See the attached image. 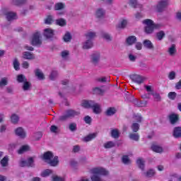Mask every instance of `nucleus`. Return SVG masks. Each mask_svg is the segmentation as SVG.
<instances>
[{"mask_svg": "<svg viewBox=\"0 0 181 181\" xmlns=\"http://www.w3.org/2000/svg\"><path fill=\"white\" fill-rule=\"evenodd\" d=\"M151 95H153L154 100L157 102H160L162 100V98L160 97V95L158 93H152Z\"/></svg>", "mask_w": 181, "mask_h": 181, "instance_id": "nucleus-52", "label": "nucleus"}, {"mask_svg": "<svg viewBox=\"0 0 181 181\" xmlns=\"http://www.w3.org/2000/svg\"><path fill=\"white\" fill-rule=\"evenodd\" d=\"M93 47V40H86V41L83 43V49H91Z\"/></svg>", "mask_w": 181, "mask_h": 181, "instance_id": "nucleus-36", "label": "nucleus"}, {"mask_svg": "<svg viewBox=\"0 0 181 181\" xmlns=\"http://www.w3.org/2000/svg\"><path fill=\"white\" fill-rule=\"evenodd\" d=\"M27 166L28 168H34L35 167V161L33 160V158H29L27 160Z\"/></svg>", "mask_w": 181, "mask_h": 181, "instance_id": "nucleus-49", "label": "nucleus"}, {"mask_svg": "<svg viewBox=\"0 0 181 181\" xmlns=\"http://www.w3.org/2000/svg\"><path fill=\"white\" fill-rule=\"evenodd\" d=\"M33 136L35 141H40L42 136H43V133L42 132H37L34 134Z\"/></svg>", "mask_w": 181, "mask_h": 181, "instance_id": "nucleus-46", "label": "nucleus"}, {"mask_svg": "<svg viewBox=\"0 0 181 181\" xmlns=\"http://www.w3.org/2000/svg\"><path fill=\"white\" fill-rule=\"evenodd\" d=\"M59 76V73L57 71H52L49 74V80H52V81H54L56 78H57V76Z\"/></svg>", "mask_w": 181, "mask_h": 181, "instance_id": "nucleus-44", "label": "nucleus"}, {"mask_svg": "<svg viewBox=\"0 0 181 181\" xmlns=\"http://www.w3.org/2000/svg\"><path fill=\"white\" fill-rule=\"evenodd\" d=\"M44 36L46 39H52L54 36V32L51 28L44 30Z\"/></svg>", "mask_w": 181, "mask_h": 181, "instance_id": "nucleus-11", "label": "nucleus"}, {"mask_svg": "<svg viewBox=\"0 0 181 181\" xmlns=\"http://www.w3.org/2000/svg\"><path fill=\"white\" fill-rule=\"evenodd\" d=\"M177 52V50L176 49V45L175 44L171 45L168 49V53L170 56H175Z\"/></svg>", "mask_w": 181, "mask_h": 181, "instance_id": "nucleus-20", "label": "nucleus"}, {"mask_svg": "<svg viewBox=\"0 0 181 181\" xmlns=\"http://www.w3.org/2000/svg\"><path fill=\"white\" fill-rule=\"evenodd\" d=\"M101 36L105 40H107V42H111V40H112V37H111V35L108 33L103 32Z\"/></svg>", "mask_w": 181, "mask_h": 181, "instance_id": "nucleus-38", "label": "nucleus"}, {"mask_svg": "<svg viewBox=\"0 0 181 181\" xmlns=\"http://www.w3.org/2000/svg\"><path fill=\"white\" fill-rule=\"evenodd\" d=\"M52 180L53 181H64V180L62 177H59L57 175L52 176Z\"/></svg>", "mask_w": 181, "mask_h": 181, "instance_id": "nucleus-63", "label": "nucleus"}, {"mask_svg": "<svg viewBox=\"0 0 181 181\" xmlns=\"http://www.w3.org/2000/svg\"><path fill=\"white\" fill-rule=\"evenodd\" d=\"M135 121H136V122H142V116L141 115H136L134 117Z\"/></svg>", "mask_w": 181, "mask_h": 181, "instance_id": "nucleus-60", "label": "nucleus"}, {"mask_svg": "<svg viewBox=\"0 0 181 181\" xmlns=\"http://www.w3.org/2000/svg\"><path fill=\"white\" fill-rule=\"evenodd\" d=\"M95 138H97V133L88 134L83 138V142H90V141H93V139H95Z\"/></svg>", "mask_w": 181, "mask_h": 181, "instance_id": "nucleus-23", "label": "nucleus"}, {"mask_svg": "<svg viewBox=\"0 0 181 181\" xmlns=\"http://www.w3.org/2000/svg\"><path fill=\"white\" fill-rule=\"evenodd\" d=\"M4 15L8 22L18 19V16H16V13L11 11H4Z\"/></svg>", "mask_w": 181, "mask_h": 181, "instance_id": "nucleus-8", "label": "nucleus"}, {"mask_svg": "<svg viewBox=\"0 0 181 181\" xmlns=\"http://www.w3.org/2000/svg\"><path fill=\"white\" fill-rule=\"evenodd\" d=\"M169 5L168 0H160L158 2L156 5V9L158 12H163L168 8Z\"/></svg>", "mask_w": 181, "mask_h": 181, "instance_id": "nucleus-5", "label": "nucleus"}, {"mask_svg": "<svg viewBox=\"0 0 181 181\" xmlns=\"http://www.w3.org/2000/svg\"><path fill=\"white\" fill-rule=\"evenodd\" d=\"M166 36V34L165 33V31L160 30L156 34V39H158L159 41L163 40V37Z\"/></svg>", "mask_w": 181, "mask_h": 181, "instance_id": "nucleus-37", "label": "nucleus"}, {"mask_svg": "<svg viewBox=\"0 0 181 181\" xmlns=\"http://www.w3.org/2000/svg\"><path fill=\"white\" fill-rule=\"evenodd\" d=\"M151 149L153 151V152H156V153H162V152H163V148L156 145H153L151 146Z\"/></svg>", "mask_w": 181, "mask_h": 181, "instance_id": "nucleus-39", "label": "nucleus"}, {"mask_svg": "<svg viewBox=\"0 0 181 181\" xmlns=\"http://www.w3.org/2000/svg\"><path fill=\"white\" fill-rule=\"evenodd\" d=\"M143 45L144 47H146V49H148V50H153V49H155L153 44L149 40H145L143 42Z\"/></svg>", "mask_w": 181, "mask_h": 181, "instance_id": "nucleus-17", "label": "nucleus"}, {"mask_svg": "<svg viewBox=\"0 0 181 181\" xmlns=\"http://www.w3.org/2000/svg\"><path fill=\"white\" fill-rule=\"evenodd\" d=\"M90 173H92V175L90 176L91 181H104V179L101 177L108 176L110 175V172L103 167L92 168L90 170Z\"/></svg>", "mask_w": 181, "mask_h": 181, "instance_id": "nucleus-1", "label": "nucleus"}, {"mask_svg": "<svg viewBox=\"0 0 181 181\" xmlns=\"http://www.w3.org/2000/svg\"><path fill=\"white\" fill-rule=\"evenodd\" d=\"M97 36V33L94 31L89 30L86 33L85 37L88 40H93Z\"/></svg>", "mask_w": 181, "mask_h": 181, "instance_id": "nucleus-14", "label": "nucleus"}, {"mask_svg": "<svg viewBox=\"0 0 181 181\" xmlns=\"http://www.w3.org/2000/svg\"><path fill=\"white\" fill-rule=\"evenodd\" d=\"M22 88L23 91H29L32 88V83L28 81H25V82L23 83Z\"/></svg>", "mask_w": 181, "mask_h": 181, "instance_id": "nucleus-27", "label": "nucleus"}, {"mask_svg": "<svg viewBox=\"0 0 181 181\" xmlns=\"http://www.w3.org/2000/svg\"><path fill=\"white\" fill-rule=\"evenodd\" d=\"M128 22L127 20H122L120 23L118 25V28L119 29H124V28L127 26Z\"/></svg>", "mask_w": 181, "mask_h": 181, "instance_id": "nucleus-56", "label": "nucleus"}, {"mask_svg": "<svg viewBox=\"0 0 181 181\" xmlns=\"http://www.w3.org/2000/svg\"><path fill=\"white\" fill-rule=\"evenodd\" d=\"M126 43L128 46H132V45L136 43V37L135 36H129L126 39Z\"/></svg>", "mask_w": 181, "mask_h": 181, "instance_id": "nucleus-21", "label": "nucleus"}, {"mask_svg": "<svg viewBox=\"0 0 181 181\" xmlns=\"http://www.w3.org/2000/svg\"><path fill=\"white\" fill-rule=\"evenodd\" d=\"M139 124L138 123H133L131 126L132 131H133L134 133L138 132L139 131Z\"/></svg>", "mask_w": 181, "mask_h": 181, "instance_id": "nucleus-50", "label": "nucleus"}, {"mask_svg": "<svg viewBox=\"0 0 181 181\" xmlns=\"http://www.w3.org/2000/svg\"><path fill=\"white\" fill-rule=\"evenodd\" d=\"M54 17L52 15L47 16L45 20V25H52L54 22Z\"/></svg>", "mask_w": 181, "mask_h": 181, "instance_id": "nucleus-43", "label": "nucleus"}, {"mask_svg": "<svg viewBox=\"0 0 181 181\" xmlns=\"http://www.w3.org/2000/svg\"><path fill=\"white\" fill-rule=\"evenodd\" d=\"M136 163L139 169H141V170L142 171L145 170V160L144 159L142 158L137 159Z\"/></svg>", "mask_w": 181, "mask_h": 181, "instance_id": "nucleus-26", "label": "nucleus"}, {"mask_svg": "<svg viewBox=\"0 0 181 181\" xmlns=\"http://www.w3.org/2000/svg\"><path fill=\"white\" fill-rule=\"evenodd\" d=\"M130 78L133 83L141 85L145 81V77L139 74H133L130 76Z\"/></svg>", "mask_w": 181, "mask_h": 181, "instance_id": "nucleus-7", "label": "nucleus"}, {"mask_svg": "<svg viewBox=\"0 0 181 181\" xmlns=\"http://www.w3.org/2000/svg\"><path fill=\"white\" fill-rule=\"evenodd\" d=\"M50 132L53 134H57V132H59V127L56 125H52L50 127Z\"/></svg>", "mask_w": 181, "mask_h": 181, "instance_id": "nucleus-58", "label": "nucleus"}, {"mask_svg": "<svg viewBox=\"0 0 181 181\" xmlns=\"http://www.w3.org/2000/svg\"><path fill=\"white\" fill-rule=\"evenodd\" d=\"M30 147L28 145L22 146L21 148L18 151V153L19 155H22V153H25V152H28L29 151Z\"/></svg>", "mask_w": 181, "mask_h": 181, "instance_id": "nucleus-40", "label": "nucleus"}, {"mask_svg": "<svg viewBox=\"0 0 181 181\" xmlns=\"http://www.w3.org/2000/svg\"><path fill=\"white\" fill-rule=\"evenodd\" d=\"M17 81L18 83H25L28 81V79L26 78V76L23 74H19L17 76Z\"/></svg>", "mask_w": 181, "mask_h": 181, "instance_id": "nucleus-41", "label": "nucleus"}, {"mask_svg": "<svg viewBox=\"0 0 181 181\" xmlns=\"http://www.w3.org/2000/svg\"><path fill=\"white\" fill-rule=\"evenodd\" d=\"M93 94H97L98 95H103L104 94V90L100 88L96 87L93 88Z\"/></svg>", "mask_w": 181, "mask_h": 181, "instance_id": "nucleus-47", "label": "nucleus"}, {"mask_svg": "<svg viewBox=\"0 0 181 181\" xmlns=\"http://www.w3.org/2000/svg\"><path fill=\"white\" fill-rule=\"evenodd\" d=\"M92 110L94 114H101V105L95 102L92 107Z\"/></svg>", "mask_w": 181, "mask_h": 181, "instance_id": "nucleus-22", "label": "nucleus"}, {"mask_svg": "<svg viewBox=\"0 0 181 181\" xmlns=\"http://www.w3.org/2000/svg\"><path fill=\"white\" fill-rule=\"evenodd\" d=\"M53 173V170L50 169H47L41 173L42 177H47V176H50Z\"/></svg>", "mask_w": 181, "mask_h": 181, "instance_id": "nucleus-42", "label": "nucleus"}, {"mask_svg": "<svg viewBox=\"0 0 181 181\" xmlns=\"http://www.w3.org/2000/svg\"><path fill=\"white\" fill-rule=\"evenodd\" d=\"M173 136L174 138H180L181 136V127H175L173 130Z\"/></svg>", "mask_w": 181, "mask_h": 181, "instance_id": "nucleus-29", "label": "nucleus"}, {"mask_svg": "<svg viewBox=\"0 0 181 181\" xmlns=\"http://www.w3.org/2000/svg\"><path fill=\"white\" fill-rule=\"evenodd\" d=\"M115 112H117V110L115 109V107H109L105 112V115H107V117H111L114 115Z\"/></svg>", "mask_w": 181, "mask_h": 181, "instance_id": "nucleus-31", "label": "nucleus"}, {"mask_svg": "<svg viewBox=\"0 0 181 181\" xmlns=\"http://www.w3.org/2000/svg\"><path fill=\"white\" fill-rule=\"evenodd\" d=\"M129 60H130V62H135L136 60V56H134L132 54H129Z\"/></svg>", "mask_w": 181, "mask_h": 181, "instance_id": "nucleus-64", "label": "nucleus"}, {"mask_svg": "<svg viewBox=\"0 0 181 181\" xmlns=\"http://www.w3.org/2000/svg\"><path fill=\"white\" fill-rule=\"evenodd\" d=\"M95 16L98 19H103L105 16V11L104 8H99L95 11Z\"/></svg>", "mask_w": 181, "mask_h": 181, "instance_id": "nucleus-13", "label": "nucleus"}, {"mask_svg": "<svg viewBox=\"0 0 181 181\" xmlns=\"http://www.w3.org/2000/svg\"><path fill=\"white\" fill-rule=\"evenodd\" d=\"M69 54H70V52L68 50H64L62 52V57L63 59H66L67 56H69Z\"/></svg>", "mask_w": 181, "mask_h": 181, "instance_id": "nucleus-62", "label": "nucleus"}, {"mask_svg": "<svg viewBox=\"0 0 181 181\" xmlns=\"http://www.w3.org/2000/svg\"><path fill=\"white\" fill-rule=\"evenodd\" d=\"M35 76L38 78V80H45V74L40 69H36L34 71Z\"/></svg>", "mask_w": 181, "mask_h": 181, "instance_id": "nucleus-19", "label": "nucleus"}, {"mask_svg": "<svg viewBox=\"0 0 181 181\" xmlns=\"http://www.w3.org/2000/svg\"><path fill=\"white\" fill-rule=\"evenodd\" d=\"M100 59L101 54L100 52H95L90 55V63H92L93 66H98Z\"/></svg>", "mask_w": 181, "mask_h": 181, "instance_id": "nucleus-6", "label": "nucleus"}, {"mask_svg": "<svg viewBox=\"0 0 181 181\" xmlns=\"http://www.w3.org/2000/svg\"><path fill=\"white\" fill-rule=\"evenodd\" d=\"M23 59L25 60H35V54L32 52H23Z\"/></svg>", "mask_w": 181, "mask_h": 181, "instance_id": "nucleus-15", "label": "nucleus"}, {"mask_svg": "<svg viewBox=\"0 0 181 181\" xmlns=\"http://www.w3.org/2000/svg\"><path fill=\"white\" fill-rule=\"evenodd\" d=\"M54 155H53V153L52 151H47L44 153V154L41 156V158L43 160H50L53 159Z\"/></svg>", "mask_w": 181, "mask_h": 181, "instance_id": "nucleus-12", "label": "nucleus"}, {"mask_svg": "<svg viewBox=\"0 0 181 181\" xmlns=\"http://www.w3.org/2000/svg\"><path fill=\"white\" fill-rule=\"evenodd\" d=\"M15 134L17 135V136H19L21 139L26 138V132H25V129L22 127H18L15 129Z\"/></svg>", "mask_w": 181, "mask_h": 181, "instance_id": "nucleus-9", "label": "nucleus"}, {"mask_svg": "<svg viewBox=\"0 0 181 181\" xmlns=\"http://www.w3.org/2000/svg\"><path fill=\"white\" fill-rule=\"evenodd\" d=\"M13 67L15 69V70H16V71H18V70H20V67L19 66H21V64H19V61H18V59L15 58L14 61H13Z\"/></svg>", "mask_w": 181, "mask_h": 181, "instance_id": "nucleus-54", "label": "nucleus"}, {"mask_svg": "<svg viewBox=\"0 0 181 181\" xmlns=\"http://www.w3.org/2000/svg\"><path fill=\"white\" fill-rule=\"evenodd\" d=\"M55 24L63 28L67 25V21L64 18H59L55 21Z\"/></svg>", "mask_w": 181, "mask_h": 181, "instance_id": "nucleus-28", "label": "nucleus"}, {"mask_svg": "<svg viewBox=\"0 0 181 181\" xmlns=\"http://www.w3.org/2000/svg\"><path fill=\"white\" fill-rule=\"evenodd\" d=\"M168 118L170 119V124H172L173 125L176 124V122H177V121H179V115H176L175 113L170 115L168 116Z\"/></svg>", "mask_w": 181, "mask_h": 181, "instance_id": "nucleus-16", "label": "nucleus"}, {"mask_svg": "<svg viewBox=\"0 0 181 181\" xmlns=\"http://www.w3.org/2000/svg\"><path fill=\"white\" fill-rule=\"evenodd\" d=\"M129 138L132 139V141H136V142H138V141H139V134L136 132L130 133L129 134Z\"/></svg>", "mask_w": 181, "mask_h": 181, "instance_id": "nucleus-34", "label": "nucleus"}, {"mask_svg": "<svg viewBox=\"0 0 181 181\" xmlns=\"http://www.w3.org/2000/svg\"><path fill=\"white\" fill-rule=\"evenodd\" d=\"M71 40V35L70 33H66L64 36V42H70Z\"/></svg>", "mask_w": 181, "mask_h": 181, "instance_id": "nucleus-57", "label": "nucleus"}, {"mask_svg": "<svg viewBox=\"0 0 181 181\" xmlns=\"http://www.w3.org/2000/svg\"><path fill=\"white\" fill-rule=\"evenodd\" d=\"M27 2V0H12L11 4L14 6H23V5H26Z\"/></svg>", "mask_w": 181, "mask_h": 181, "instance_id": "nucleus-18", "label": "nucleus"}, {"mask_svg": "<svg viewBox=\"0 0 181 181\" xmlns=\"http://www.w3.org/2000/svg\"><path fill=\"white\" fill-rule=\"evenodd\" d=\"M5 86H8V78L6 77L2 78L0 81V87H5Z\"/></svg>", "mask_w": 181, "mask_h": 181, "instance_id": "nucleus-53", "label": "nucleus"}, {"mask_svg": "<svg viewBox=\"0 0 181 181\" xmlns=\"http://www.w3.org/2000/svg\"><path fill=\"white\" fill-rule=\"evenodd\" d=\"M122 162L124 165H129V163H131V160H129V157L128 156H123L122 157Z\"/></svg>", "mask_w": 181, "mask_h": 181, "instance_id": "nucleus-48", "label": "nucleus"}, {"mask_svg": "<svg viewBox=\"0 0 181 181\" xmlns=\"http://www.w3.org/2000/svg\"><path fill=\"white\" fill-rule=\"evenodd\" d=\"M69 129L71 131V132H74L77 131V124L76 123H71L69 126Z\"/></svg>", "mask_w": 181, "mask_h": 181, "instance_id": "nucleus-55", "label": "nucleus"}, {"mask_svg": "<svg viewBox=\"0 0 181 181\" xmlns=\"http://www.w3.org/2000/svg\"><path fill=\"white\" fill-rule=\"evenodd\" d=\"M2 168H6L9 165V158L7 156H4L3 159L0 161Z\"/></svg>", "mask_w": 181, "mask_h": 181, "instance_id": "nucleus-33", "label": "nucleus"}, {"mask_svg": "<svg viewBox=\"0 0 181 181\" xmlns=\"http://www.w3.org/2000/svg\"><path fill=\"white\" fill-rule=\"evenodd\" d=\"M95 101L94 100H82L81 105L83 108H93Z\"/></svg>", "mask_w": 181, "mask_h": 181, "instance_id": "nucleus-10", "label": "nucleus"}, {"mask_svg": "<svg viewBox=\"0 0 181 181\" xmlns=\"http://www.w3.org/2000/svg\"><path fill=\"white\" fill-rule=\"evenodd\" d=\"M143 175L146 176V177H153V176H155L156 175L155 170L150 169L147 170L146 173H144Z\"/></svg>", "mask_w": 181, "mask_h": 181, "instance_id": "nucleus-35", "label": "nucleus"}, {"mask_svg": "<svg viewBox=\"0 0 181 181\" xmlns=\"http://www.w3.org/2000/svg\"><path fill=\"white\" fill-rule=\"evenodd\" d=\"M48 163L50 166H57L59 165V157L55 156L52 160H49Z\"/></svg>", "mask_w": 181, "mask_h": 181, "instance_id": "nucleus-32", "label": "nucleus"}, {"mask_svg": "<svg viewBox=\"0 0 181 181\" xmlns=\"http://www.w3.org/2000/svg\"><path fill=\"white\" fill-rule=\"evenodd\" d=\"M31 45L33 46H40L42 45V34L40 32L37 31L33 33Z\"/></svg>", "mask_w": 181, "mask_h": 181, "instance_id": "nucleus-4", "label": "nucleus"}, {"mask_svg": "<svg viewBox=\"0 0 181 181\" xmlns=\"http://www.w3.org/2000/svg\"><path fill=\"white\" fill-rule=\"evenodd\" d=\"M11 121L12 124H18V122H19V116L16 114L11 115Z\"/></svg>", "mask_w": 181, "mask_h": 181, "instance_id": "nucleus-45", "label": "nucleus"}, {"mask_svg": "<svg viewBox=\"0 0 181 181\" xmlns=\"http://www.w3.org/2000/svg\"><path fill=\"white\" fill-rule=\"evenodd\" d=\"M111 135L112 138H119V132H118V129H112L111 131Z\"/></svg>", "mask_w": 181, "mask_h": 181, "instance_id": "nucleus-51", "label": "nucleus"}, {"mask_svg": "<svg viewBox=\"0 0 181 181\" xmlns=\"http://www.w3.org/2000/svg\"><path fill=\"white\" fill-rule=\"evenodd\" d=\"M176 93L175 92H170L168 93V98H170V100H175V98H176Z\"/></svg>", "mask_w": 181, "mask_h": 181, "instance_id": "nucleus-61", "label": "nucleus"}, {"mask_svg": "<svg viewBox=\"0 0 181 181\" xmlns=\"http://www.w3.org/2000/svg\"><path fill=\"white\" fill-rule=\"evenodd\" d=\"M105 149H111L112 148H115V142L114 141H107L103 144Z\"/></svg>", "mask_w": 181, "mask_h": 181, "instance_id": "nucleus-30", "label": "nucleus"}, {"mask_svg": "<svg viewBox=\"0 0 181 181\" xmlns=\"http://www.w3.org/2000/svg\"><path fill=\"white\" fill-rule=\"evenodd\" d=\"M168 78L170 80H175V78H176V73L175 71L170 72L168 75Z\"/></svg>", "mask_w": 181, "mask_h": 181, "instance_id": "nucleus-59", "label": "nucleus"}, {"mask_svg": "<svg viewBox=\"0 0 181 181\" xmlns=\"http://www.w3.org/2000/svg\"><path fill=\"white\" fill-rule=\"evenodd\" d=\"M65 8L66 4L62 2L56 3L54 6V11H63Z\"/></svg>", "mask_w": 181, "mask_h": 181, "instance_id": "nucleus-25", "label": "nucleus"}, {"mask_svg": "<svg viewBox=\"0 0 181 181\" xmlns=\"http://www.w3.org/2000/svg\"><path fill=\"white\" fill-rule=\"evenodd\" d=\"M133 104H134L136 107H145L146 105H147L148 102L147 101L142 102V101H139L138 99H134Z\"/></svg>", "mask_w": 181, "mask_h": 181, "instance_id": "nucleus-24", "label": "nucleus"}, {"mask_svg": "<svg viewBox=\"0 0 181 181\" xmlns=\"http://www.w3.org/2000/svg\"><path fill=\"white\" fill-rule=\"evenodd\" d=\"M80 115V112L76 111L73 109L66 110L64 115L59 116V121H67V119H71L75 117H78Z\"/></svg>", "mask_w": 181, "mask_h": 181, "instance_id": "nucleus-3", "label": "nucleus"}, {"mask_svg": "<svg viewBox=\"0 0 181 181\" xmlns=\"http://www.w3.org/2000/svg\"><path fill=\"white\" fill-rule=\"evenodd\" d=\"M142 23L146 25L144 30L147 35L153 33L155 29H160V24H156L153 23V21L151 19L144 20Z\"/></svg>", "mask_w": 181, "mask_h": 181, "instance_id": "nucleus-2", "label": "nucleus"}]
</instances>
